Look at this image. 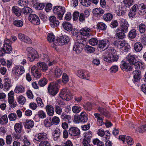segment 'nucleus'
Instances as JSON below:
<instances>
[{
	"mask_svg": "<svg viewBox=\"0 0 146 146\" xmlns=\"http://www.w3.org/2000/svg\"><path fill=\"white\" fill-rule=\"evenodd\" d=\"M55 38L53 34L50 33L48 35L47 39L49 42H53L54 41Z\"/></svg>",
	"mask_w": 146,
	"mask_h": 146,
	"instance_id": "63",
	"label": "nucleus"
},
{
	"mask_svg": "<svg viewBox=\"0 0 146 146\" xmlns=\"http://www.w3.org/2000/svg\"><path fill=\"white\" fill-rule=\"evenodd\" d=\"M139 31L141 33H144L146 30V26L143 23L140 24L139 27Z\"/></svg>",
	"mask_w": 146,
	"mask_h": 146,
	"instance_id": "53",
	"label": "nucleus"
},
{
	"mask_svg": "<svg viewBox=\"0 0 146 146\" xmlns=\"http://www.w3.org/2000/svg\"><path fill=\"white\" fill-rule=\"evenodd\" d=\"M23 123L25 128L28 129L31 128L34 125V122L31 120H27L26 121Z\"/></svg>",
	"mask_w": 146,
	"mask_h": 146,
	"instance_id": "35",
	"label": "nucleus"
},
{
	"mask_svg": "<svg viewBox=\"0 0 146 146\" xmlns=\"http://www.w3.org/2000/svg\"><path fill=\"white\" fill-rule=\"evenodd\" d=\"M33 7L38 10H42L44 7V4L42 3H36L33 5Z\"/></svg>",
	"mask_w": 146,
	"mask_h": 146,
	"instance_id": "43",
	"label": "nucleus"
},
{
	"mask_svg": "<svg viewBox=\"0 0 146 146\" xmlns=\"http://www.w3.org/2000/svg\"><path fill=\"white\" fill-rule=\"evenodd\" d=\"M125 135H122L119 136V139H120L123 141L124 143H125L126 142L128 145L131 146L133 143V139L130 136H127L125 138Z\"/></svg>",
	"mask_w": 146,
	"mask_h": 146,
	"instance_id": "12",
	"label": "nucleus"
},
{
	"mask_svg": "<svg viewBox=\"0 0 146 146\" xmlns=\"http://www.w3.org/2000/svg\"><path fill=\"white\" fill-rule=\"evenodd\" d=\"M45 109L47 114L49 116H52L54 113V108L51 105H47L45 107Z\"/></svg>",
	"mask_w": 146,
	"mask_h": 146,
	"instance_id": "25",
	"label": "nucleus"
},
{
	"mask_svg": "<svg viewBox=\"0 0 146 146\" xmlns=\"http://www.w3.org/2000/svg\"><path fill=\"white\" fill-rule=\"evenodd\" d=\"M114 44L115 46H116L117 47L119 48H123L124 46L125 42L123 40H118L117 41H115L114 42Z\"/></svg>",
	"mask_w": 146,
	"mask_h": 146,
	"instance_id": "32",
	"label": "nucleus"
},
{
	"mask_svg": "<svg viewBox=\"0 0 146 146\" xmlns=\"http://www.w3.org/2000/svg\"><path fill=\"white\" fill-rule=\"evenodd\" d=\"M58 84L56 82L50 83L48 87L49 93L53 96H55L58 91Z\"/></svg>",
	"mask_w": 146,
	"mask_h": 146,
	"instance_id": "4",
	"label": "nucleus"
},
{
	"mask_svg": "<svg viewBox=\"0 0 146 146\" xmlns=\"http://www.w3.org/2000/svg\"><path fill=\"white\" fill-rule=\"evenodd\" d=\"M96 118L97 119V123L99 125H102L103 124H104L103 121V119L101 117V115L98 113H95L94 114Z\"/></svg>",
	"mask_w": 146,
	"mask_h": 146,
	"instance_id": "37",
	"label": "nucleus"
},
{
	"mask_svg": "<svg viewBox=\"0 0 146 146\" xmlns=\"http://www.w3.org/2000/svg\"><path fill=\"white\" fill-rule=\"evenodd\" d=\"M120 67L123 70L128 72L131 71L132 67L130 66L129 64L125 62H122L120 64Z\"/></svg>",
	"mask_w": 146,
	"mask_h": 146,
	"instance_id": "19",
	"label": "nucleus"
},
{
	"mask_svg": "<svg viewBox=\"0 0 146 146\" xmlns=\"http://www.w3.org/2000/svg\"><path fill=\"white\" fill-rule=\"evenodd\" d=\"M121 23H122L121 31L123 32L126 33L128 31V28L129 27V24L127 21L124 19H121Z\"/></svg>",
	"mask_w": 146,
	"mask_h": 146,
	"instance_id": "22",
	"label": "nucleus"
},
{
	"mask_svg": "<svg viewBox=\"0 0 146 146\" xmlns=\"http://www.w3.org/2000/svg\"><path fill=\"white\" fill-rule=\"evenodd\" d=\"M37 115L41 119L44 118L46 117L45 113L42 110L39 111L38 112Z\"/></svg>",
	"mask_w": 146,
	"mask_h": 146,
	"instance_id": "59",
	"label": "nucleus"
},
{
	"mask_svg": "<svg viewBox=\"0 0 146 146\" xmlns=\"http://www.w3.org/2000/svg\"><path fill=\"white\" fill-rule=\"evenodd\" d=\"M17 3L20 6L25 7L28 5L29 2L27 0H19Z\"/></svg>",
	"mask_w": 146,
	"mask_h": 146,
	"instance_id": "46",
	"label": "nucleus"
},
{
	"mask_svg": "<svg viewBox=\"0 0 146 146\" xmlns=\"http://www.w3.org/2000/svg\"><path fill=\"white\" fill-rule=\"evenodd\" d=\"M98 110L102 115L106 117L109 118L110 117V113L106 109L102 107H98Z\"/></svg>",
	"mask_w": 146,
	"mask_h": 146,
	"instance_id": "24",
	"label": "nucleus"
},
{
	"mask_svg": "<svg viewBox=\"0 0 146 146\" xmlns=\"http://www.w3.org/2000/svg\"><path fill=\"white\" fill-rule=\"evenodd\" d=\"M18 38L21 41L24 42L29 44L32 42L31 39L28 36L22 33H19L18 35Z\"/></svg>",
	"mask_w": 146,
	"mask_h": 146,
	"instance_id": "17",
	"label": "nucleus"
},
{
	"mask_svg": "<svg viewBox=\"0 0 146 146\" xmlns=\"http://www.w3.org/2000/svg\"><path fill=\"white\" fill-rule=\"evenodd\" d=\"M97 27L98 29L102 30H104L106 28V25L104 23L102 22L98 23L97 25Z\"/></svg>",
	"mask_w": 146,
	"mask_h": 146,
	"instance_id": "56",
	"label": "nucleus"
},
{
	"mask_svg": "<svg viewBox=\"0 0 146 146\" xmlns=\"http://www.w3.org/2000/svg\"><path fill=\"white\" fill-rule=\"evenodd\" d=\"M81 110V108L77 106H74L72 108V111L73 113H79Z\"/></svg>",
	"mask_w": 146,
	"mask_h": 146,
	"instance_id": "61",
	"label": "nucleus"
},
{
	"mask_svg": "<svg viewBox=\"0 0 146 146\" xmlns=\"http://www.w3.org/2000/svg\"><path fill=\"white\" fill-rule=\"evenodd\" d=\"M92 12L95 15L98 17L101 16L104 13V11L100 8L94 9L93 10Z\"/></svg>",
	"mask_w": 146,
	"mask_h": 146,
	"instance_id": "27",
	"label": "nucleus"
},
{
	"mask_svg": "<svg viewBox=\"0 0 146 146\" xmlns=\"http://www.w3.org/2000/svg\"><path fill=\"white\" fill-rule=\"evenodd\" d=\"M51 121V118H47L45 119L44 121V125L46 127H49L52 125Z\"/></svg>",
	"mask_w": 146,
	"mask_h": 146,
	"instance_id": "47",
	"label": "nucleus"
},
{
	"mask_svg": "<svg viewBox=\"0 0 146 146\" xmlns=\"http://www.w3.org/2000/svg\"><path fill=\"white\" fill-rule=\"evenodd\" d=\"M69 40L68 36L66 35H64L57 38L55 41V42L56 45H63L67 44Z\"/></svg>",
	"mask_w": 146,
	"mask_h": 146,
	"instance_id": "7",
	"label": "nucleus"
},
{
	"mask_svg": "<svg viewBox=\"0 0 146 146\" xmlns=\"http://www.w3.org/2000/svg\"><path fill=\"white\" fill-rule=\"evenodd\" d=\"M74 119L75 122L77 123H85L88 121V115L85 112L83 111L80 115L74 116Z\"/></svg>",
	"mask_w": 146,
	"mask_h": 146,
	"instance_id": "3",
	"label": "nucleus"
},
{
	"mask_svg": "<svg viewBox=\"0 0 146 146\" xmlns=\"http://www.w3.org/2000/svg\"><path fill=\"white\" fill-rule=\"evenodd\" d=\"M28 19L33 24L38 25L40 24V21L38 16L35 14H32L28 17Z\"/></svg>",
	"mask_w": 146,
	"mask_h": 146,
	"instance_id": "10",
	"label": "nucleus"
},
{
	"mask_svg": "<svg viewBox=\"0 0 146 146\" xmlns=\"http://www.w3.org/2000/svg\"><path fill=\"white\" fill-rule=\"evenodd\" d=\"M37 66L38 69L42 70L43 72H45L48 69L47 65L44 62H39L38 63Z\"/></svg>",
	"mask_w": 146,
	"mask_h": 146,
	"instance_id": "26",
	"label": "nucleus"
},
{
	"mask_svg": "<svg viewBox=\"0 0 146 146\" xmlns=\"http://www.w3.org/2000/svg\"><path fill=\"white\" fill-rule=\"evenodd\" d=\"M92 104L91 102H88L86 104V105L84 106V108L86 110L90 111L92 109Z\"/></svg>",
	"mask_w": 146,
	"mask_h": 146,
	"instance_id": "55",
	"label": "nucleus"
},
{
	"mask_svg": "<svg viewBox=\"0 0 146 146\" xmlns=\"http://www.w3.org/2000/svg\"><path fill=\"white\" fill-rule=\"evenodd\" d=\"M85 50L87 53H93L95 51V48L90 46L86 45L85 47Z\"/></svg>",
	"mask_w": 146,
	"mask_h": 146,
	"instance_id": "51",
	"label": "nucleus"
},
{
	"mask_svg": "<svg viewBox=\"0 0 146 146\" xmlns=\"http://www.w3.org/2000/svg\"><path fill=\"white\" fill-rule=\"evenodd\" d=\"M80 3L83 6L88 7L91 4V0H80Z\"/></svg>",
	"mask_w": 146,
	"mask_h": 146,
	"instance_id": "54",
	"label": "nucleus"
},
{
	"mask_svg": "<svg viewBox=\"0 0 146 146\" xmlns=\"http://www.w3.org/2000/svg\"><path fill=\"white\" fill-rule=\"evenodd\" d=\"M21 11L22 13L29 16L31 15V14L32 12V9L26 6L22 9Z\"/></svg>",
	"mask_w": 146,
	"mask_h": 146,
	"instance_id": "31",
	"label": "nucleus"
},
{
	"mask_svg": "<svg viewBox=\"0 0 146 146\" xmlns=\"http://www.w3.org/2000/svg\"><path fill=\"white\" fill-rule=\"evenodd\" d=\"M51 120L52 125H57L59 123L60 121L59 117L56 116L54 117L52 119H51Z\"/></svg>",
	"mask_w": 146,
	"mask_h": 146,
	"instance_id": "62",
	"label": "nucleus"
},
{
	"mask_svg": "<svg viewBox=\"0 0 146 146\" xmlns=\"http://www.w3.org/2000/svg\"><path fill=\"white\" fill-rule=\"evenodd\" d=\"M68 132L70 135L72 136H79L80 133V131L78 128L74 127L69 129Z\"/></svg>",
	"mask_w": 146,
	"mask_h": 146,
	"instance_id": "14",
	"label": "nucleus"
},
{
	"mask_svg": "<svg viewBox=\"0 0 146 146\" xmlns=\"http://www.w3.org/2000/svg\"><path fill=\"white\" fill-rule=\"evenodd\" d=\"M115 12L118 16L123 15L125 14L126 10L124 7L119 8L118 10H115Z\"/></svg>",
	"mask_w": 146,
	"mask_h": 146,
	"instance_id": "33",
	"label": "nucleus"
},
{
	"mask_svg": "<svg viewBox=\"0 0 146 146\" xmlns=\"http://www.w3.org/2000/svg\"><path fill=\"white\" fill-rule=\"evenodd\" d=\"M28 52V59L31 62H33L37 58V52L31 47H28L27 48Z\"/></svg>",
	"mask_w": 146,
	"mask_h": 146,
	"instance_id": "5",
	"label": "nucleus"
},
{
	"mask_svg": "<svg viewBox=\"0 0 146 146\" xmlns=\"http://www.w3.org/2000/svg\"><path fill=\"white\" fill-rule=\"evenodd\" d=\"M0 123L2 124L7 123L8 118L7 115H5L1 117L0 119Z\"/></svg>",
	"mask_w": 146,
	"mask_h": 146,
	"instance_id": "58",
	"label": "nucleus"
},
{
	"mask_svg": "<svg viewBox=\"0 0 146 146\" xmlns=\"http://www.w3.org/2000/svg\"><path fill=\"white\" fill-rule=\"evenodd\" d=\"M61 132L58 129H56L52 133L53 138L54 141H56L60 139Z\"/></svg>",
	"mask_w": 146,
	"mask_h": 146,
	"instance_id": "28",
	"label": "nucleus"
},
{
	"mask_svg": "<svg viewBox=\"0 0 146 146\" xmlns=\"http://www.w3.org/2000/svg\"><path fill=\"white\" fill-rule=\"evenodd\" d=\"M127 61L129 62L131 65H133L137 61L135 56L129 54L126 57Z\"/></svg>",
	"mask_w": 146,
	"mask_h": 146,
	"instance_id": "29",
	"label": "nucleus"
},
{
	"mask_svg": "<svg viewBox=\"0 0 146 146\" xmlns=\"http://www.w3.org/2000/svg\"><path fill=\"white\" fill-rule=\"evenodd\" d=\"M110 44L109 40L107 39H104L100 40L98 43V47L100 50H104L106 49Z\"/></svg>",
	"mask_w": 146,
	"mask_h": 146,
	"instance_id": "9",
	"label": "nucleus"
},
{
	"mask_svg": "<svg viewBox=\"0 0 146 146\" xmlns=\"http://www.w3.org/2000/svg\"><path fill=\"white\" fill-rule=\"evenodd\" d=\"M53 13L57 15L58 19L62 20L65 12V8L60 6H55L53 7Z\"/></svg>",
	"mask_w": 146,
	"mask_h": 146,
	"instance_id": "2",
	"label": "nucleus"
},
{
	"mask_svg": "<svg viewBox=\"0 0 146 146\" xmlns=\"http://www.w3.org/2000/svg\"><path fill=\"white\" fill-rule=\"evenodd\" d=\"M60 96L63 100L68 101L70 100V96L68 94V92L65 90H62L60 92Z\"/></svg>",
	"mask_w": 146,
	"mask_h": 146,
	"instance_id": "23",
	"label": "nucleus"
},
{
	"mask_svg": "<svg viewBox=\"0 0 146 146\" xmlns=\"http://www.w3.org/2000/svg\"><path fill=\"white\" fill-rule=\"evenodd\" d=\"M50 22V24L51 27L53 28H54L58 26L59 24V21L57 20L56 18L54 16L50 17L49 18Z\"/></svg>",
	"mask_w": 146,
	"mask_h": 146,
	"instance_id": "18",
	"label": "nucleus"
},
{
	"mask_svg": "<svg viewBox=\"0 0 146 146\" xmlns=\"http://www.w3.org/2000/svg\"><path fill=\"white\" fill-rule=\"evenodd\" d=\"M25 72L24 67L21 66L16 67L15 70L16 74L17 75H21L23 74Z\"/></svg>",
	"mask_w": 146,
	"mask_h": 146,
	"instance_id": "38",
	"label": "nucleus"
},
{
	"mask_svg": "<svg viewBox=\"0 0 146 146\" xmlns=\"http://www.w3.org/2000/svg\"><path fill=\"white\" fill-rule=\"evenodd\" d=\"M25 90V88L22 85H20L16 86L14 92L17 93H22L24 92Z\"/></svg>",
	"mask_w": 146,
	"mask_h": 146,
	"instance_id": "41",
	"label": "nucleus"
},
{
	"mask_svg": "<svg viewBox=\"0 0 146 146\" xmlns=\"http://www.w3.org/2000/svg\"><path fill=\"white\" fill-rule=\"evenodd\" d=\"M139 5L135 4L131 8L128 14V15L129 18H133L135 15L137 13V11H139Z\"/></svg>",
	"mask_w": 146,
	"mask_h": 146,
	"instance_id": "11",
	"label": "nucleus"
},
{
	"mask_svg": "<svg viewBox=\"0 0 146 146\" xmlns=\"http://www.w3.org/2000/svg\"><path fill=\"white\" fill-rule=\"evenodd\" d=\"M133 65L135 69L137 70H142L143 68V66L142 63L138 61H137Z\"/></svg>",
	"mask_w": 146,
	"mask_h": 146,
	"instance_id": "40",
	"label": "nucleus"
},
{
	"mask_svg": "<svg viewBox=\"0 0 146 146\" xmlns=\"http://www.w3.org/2000/svg\"><path fill=\"white\" fill-rule=\"evenodd\" d=\"M84 138L83 140H86L88 141H90V140L92 138V133L91 131H88L84 133Z\"/></svg>",
	"mask_w": 146,
	"mask_h": 146,
	"instance_id": "42",
	"label": "nucleus"
},
{
	"mask_svg": "<svg viewBox=\"0 0 146 146\" xmlns=\"http://www.w3.org/2000/svg\"><path fill=\"white\" fill-rule=\"evenodd\" d=\"M62 26L65 30L68 31H70L72 30V25L68 22H64L62 24Z\"/></svg>",
	"mask_w": 146,
	"mask_h": 146,
	"instance_id": "30",
	"label": "nucleus"
},
{
	"mask_svg": "<svg viewBox=\"0 0 146 146\" xmlns=\"http://www.w3.org/2000/svg\"><path fill=\"white\" fill-rule=\"evenodd\" d=\"M61 118L63 120H65L66 121L67 120L68 122L71 121V117L70 115H66L64 113H62L61 115Z\"/></svg>",
	"mask_w": 146,
	"mask_h": 146,
	"instance_id": "50",
	"label": "nucleus"
},
{
	"mask_svg": "<svg viewBox=\"0 0 146 146\" xmlns=\"http://www.w3.org/2000/svg\"><path fill=\"white\" fill-rule=\"evenodd\" d=\"M13 24L15 26L18 27H20L23 26V23L22 20H16L13 21Z\"/></svg>",
	"mask_w": 146,
	"mask_h": 146,
	"instance_id": "45",
	"label": "nucleus"
},
{
	"mask_svg": "<svg viewBox=\"0 0 146 146\" xmlns=\"http://www.w3.org/2000/svg\"><path fill=\"white\" fill-rule=\"evenodd\" d=\"M14 92L11 91L8 94V102L10 107L12 108L15 107L17 106V103L16 102H14V98L13 96Z\"/></svg>",
	"mask_w": 146,
	"mask_h": 146,
	"instance_id": "8",
	"label": "nucleus"
},
{
	"mask_svg": "<svg viewBox=\"0 0 146 146\" xmlns=\"http://www.w3.org/2000/svg\"><path fill=\"white\" fill-rule=\"evenodd\" d=\"M114 51L113 49H108V52L106 53L105 55H103L102 58L104 61L107 62H113L117 61L118 59L117 55L114 54H112V52Z\"/></svg>",
	"mask_w": 146,
	"mask_h": 146,
	"instance_id": "1",
	"label": "nucleus"
},
{
	"mask_svg": "<svg viewBox=\"0 0 146 146\" xmlns=\"http://www.w3.org/2000/svg\"><path fill=\"white\" fill-rule=\"evenodd\" d=\"M98 42L96 38H92L89 40V42L90 44L92 46L96 45L98 43Z\"/></svg>",
	"mask_w": 146,
	"mask_h": 146,
	"instance_id": "60",
	"label": "nucleus"
},
{
	"mask_svg": "<svg viewBox=\"0 0 146 146\" xmlns=\"http://www.w3.org/2000/svg\"><path fill=\"white\" fill-rule=\"evenodd\" d=\"M134 74L133 76L134 81L136 82H138L141 78L140 70H137V72L135 70V72H134Z\"/></svg>",
	"mask_w": 146,
	"mask_h": 146,
	"instance_id": "34",
	"label": "nucleus"
},
{
	"mask_svg": "<svg viewBox=\"0 0 146 146\" xmlns=\"http://www.w3.org/2000/svg\"><path fill=\"white\" fill-rule=\"evenodd\" d=\"M47 134L44 133H40L36 134L34 137L35 140L41 142L47 139Z\"/></svg>",
	"mask_w": 146,
	"mask_h": 146,
	"instance_id": "15",
	"label": "nucleus"
},
{
	"mask_svg": "<svg viewBox=\"0 0 146 146\" xmlns=\"http://www.w3.org/2000/svg\"><path fill=\"white\" fill-rule=\"evenodd\" d=\"M103 19L106 21H110L113 18V16L110 13H107L105 14L103 16Z\"/></svg>",
	"mask_w": 146,
	"mask_h": 146,
	"instance_id": "44",
	"label": "nucleus"
},
{
	"mask_svg": "<svg viewBox=\"0 0 146 146\" xmlns=\"http://www.w3.org/2000/svg\"><path fill=\"white\" fill-rule=\"evenodd\" d=\"M134 49L136 52H140L142 49L143 45L139 42H136L134 45Z\"/></svg>",
	"mask_w": 146,
	"mask_h": 146,
	"instance_id": "36",
	"label": "nucleus"
},
{
	"mask_svg": "<svg viewBox=\"0 0 146 146\" xmlns=\"http://www.w3.org/2000/svg\"><path fill=\"white\" fill-rule=\"evenodd\" d=\"M11 41L10 39L7 38L5 39L2 48L4 54L10 53L12 52V48L11 46Z\"/></svg>",
	"mask_w": 146,
	"mask_h": 146,
	"instance_id": "6",
	"label": "nucleus"
},
{
	"mask_svg": "<svg viewBox=\"0 0 146 146\" xmlns=\"http://www.w3.org/2000/svg\"><path fill=\"white\" fill-rule=\"evenodd\" d=\"M22 125L19 123H16L14 126V129L17 133H20L21 132Z\"/></svg>",
	"mask_w": 146,
	"mask_h": 146,
	"instance_id": "49",
	"label": "nucleus"
},
{
	"mask_svg": "<svg viewBox=\"0 0 146 146\" xmlns=\"http://www.w3.org/2000/svg\"><path fill=\"white\" fill-rule=\"evenodd\" d=\"M47 82V80L46 78H43L41 79L38 81V84L40 86L43 87L46 84Z\"/></svg>",
	"mask_w": 146,
	"mask_h": 146,
	"instance_id": "57",
	"label": "nucleus"
},
{
	"mask_svg": "<svg viewBox=\"0 0 146 146\" xmlns=\"http://www.w3.org/2000/svg\"><path fill=\"white\" fill-rule=\"evenodd\" d=\"M137 35V33L136 30L133 29L131 30L129 33L128 36L131 39L135 38Z\"/></svg>",
	"mask_w": 146,
	"mask_h": 146,
	"instance_id": "48",
	"label": "nucleus"
},
{
	"mask_svg": "<svg viewBox=\"0 0 146 146\" xmlns=\"http://www.w3.org/2000/svg\"><path fill=\"white\" fill-rule=\"evenodd\" d=\"M83 48L82 44H79L76 42L73 46V50L75 51L76 53L79 54L81 52Z\"/></svg>",
	"mask_w": 146,
	"mask_h": 146,
	"instance_id": "21",
	"label": "nucleus"
},
{
	"mask_svg": "<svg viewBox=\"0 0 146 146\" xmlns=\"http://www.w3.org/2000/svg\"><path fill=\"white\" fill-rule=\"evenodd\" d=\"M139 10L138 13L140 15H143L146 13V5L141 3L139 4Z\"/></svg>",
	"mask_w": 146,
	"mask_h": 146,
	"instance_id": "20",
	"label": "nucleus"
},
{
	"mask_svg": "<svg viewBox=\"0 0 146 146\" xmlns=\"http://www.w3.org/2000/svg\"><path fill=\"white\" fill-rule=\"evenodd\" d=\"M54 73L56 77H59L61 75L62 72L60 68H57L55 70Z\"/></svg>",
	"mask_w": 146,
	"mask_h": 146,
	"instance_id": "64",
	"label": "nucleus"
},
{
	"mask_svg": "<svg viewBox=\"0 0 146 146\" xmlns=\"http://www.w3.org/2000/svg\"><path fill=\"white\" fill-rule=\"evenodd\" d=\"M77 76L80 78L89 80V74L86 71L83 70H79L76 73Z\"/></svg>",
	"mask_w": 146,
	"mask_h": 146,
	"instance_id": "13",
	"label": "nucleus"
},
{
	"mask_svg": "<svg viewBox=\"0 0 146 146\" xmlns=\"http://www.w3.org/2000/svg\"><path fill=\"white\" fill-rule=\"evenodd\" d=\"M13 12L17 16H20L22 13L21 9L17 6H15L12 8Z\"/></svg>",
	"mask_w": 146,
	"mask_h": 146,
	"instance_id": "39",
	"label": "nucleus"
},
{
	"mask_svg": "<svg viewBox=\"0 0 146 146\" xmlns=\"http://www.w3.org/2000/svg\"><path fill=\"white\" fill-rule=\"evenodd\" d=\"M91 30L87 27L83 28L80 31V35L86 38L89 37L91 35L90 32Z\"/></svg>",
	"mask_w": 146,
	"mask_h": 146,
	"instance_id": "16",
	"label": "nucleus"
},
{
	"mask_svg": "<svg viewBox=\"0 0 146 146\" xmlns=\"http://www.w3.org/2000/svg\"><path fill=\"white\" fill-rule=\"evenodd\" d=\"M17 101L19 104L23 105L26 102V99L23 96H21L17 98Z\"/></svg>",
	"mask_w": 146,
	"mask_h": 146,
	"instance_id": "52",
	"label": "nucleus"
}]
</instances>
